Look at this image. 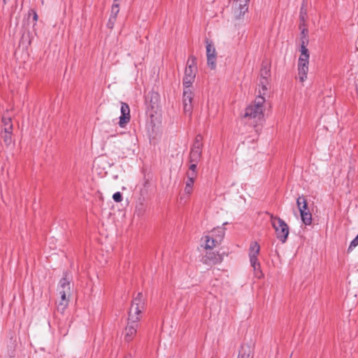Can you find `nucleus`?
<instances>
[{
  "mask_svg": "<svg viewBox=\"0 0 358 358\" xmlns=\"http://www.w3.org/2000/svg\"><path fill=\"white\" fill-rule=\"evenodd\" d=\"M30 13H32L33 15V20L34 22H36L38 20V15L36 12L34 10H31Z\"/></svg>",
  "mask_w": 358,
  "mask_h": 358,
  "instance_id": "nucleus-32",
  "label": "nucleus"
},
{
  "mask_svg": "<svg viewBox=\"0 0 358 358\" xmlns=\"http://www.w3.org/2000/svg\"><path fill=\"white\" fill-rule=\"evenodd\" d=\"M125 358H130V357H125Z\"/></svg>",
  "mask_w": 358,
  "mask_h": 358,
  "instance_id": "nucleus-34",
  "label": "nucleus"
},
{
  "mask_svg": "<svg viewBox=\"0 0 358 358\" xmlns=\"http://www.w3.org/2000/svg\"><path fill=\"white\" fill-rule=\"evenodd\" d=\"M299 17H300V24L306 25V22L308 18L307 6L304 1L303 2L301 7Z\"/></svg>",
  "mask_w": 358,
  "mask_h": 358,
  "instance_id": "nucleus-21",
  "label": "nucleus"
},
{
  "mask_svg": "<svg viewBox=\"0 0 358 358\" xmlns=\"http://www.w3.org/2000/svg\"><path fill=\"white\" fill-rule=\"evenodd\" d=\"M251 266L253 268L254 275L257 278H262L264 274L261 270V266L259 260H256L255 262H250Z\"/></svg>",
  "mask_w": 358,
  "mask_h": 358,
  "instance_id": "nucleus-20",
  "label": "nucleus"
},
{
  "mask_svg": "<svg viewBox=\"0 0 358 358\" xmlns=\"http://www.w3.org/2000/svg\"><path fill=\"white\" fill-rule=\"evenodd\" d=\"M2 129L3 132L13 131V124L10 117H3L2 118Z\"/></svg>",
  "mask_w": 358,
  "mask_h": 358,
  "instance_id": "nucleus-23",
  "label": "nucleus"
},
{
  "mask_svg": "<svg viewBox=\"0 0 358 358\" xmlns=\"http://www.w3.org/2000/svg\"><path fill=\"white\" fill-rule=\"evenodd\" d=\"M248 1L234 0L232 3V12L235 19H240L248 10Z\"/></svg>",
  "mask_w": 358,
  "mask_h": 358,
  "instance_id": "nucleus-11",
  "label": "nucleus"
},
{
  "mask_svg": "<svg viewBox=\"0 0 358 358\" xmlns=\"http://www.w3.org/2000/svg\"><path fill=\"white\" fill-rule=\"evenodd\" d=\"M12 133L13 131L4 132L3 134L1 135V137L3 138V141L6 145H10L12 142Z\"/></svg>",
  "mask_w": 358,
  "mask_h": 358,
  "instance_id": "nucleus-27",
  "label": "nucleus"
},
{
  "mask_svg": "<svg viewBox=\"0 0 358 358\" xmlns=\"http://www.w3.org/2000/svg\"><path fill=\"white\" fill-rule=\"evenodd\" d=\"M358 245V235L351 241L349 248L348 249V252L352 251L355 247Z\"/></svg>",
  "mask_w": 358,
  "mask_h": 358,
  "instance_id": "nucleus-29",
  "label": "nucleus"
},
{
  "mask_svg": "<svg viewBox=\"0 0 358 358\" xmlns=\"http://www.w3.org/2000/svg\"><path fill=\"white\" fill-rule=\"evenodd\" d=\"M198 163L199 162H189L190 165H189L188 171H193V172H197L196 169H197Z\"/></svg>",
  "mask_w": 358,
  "mask_h": 358,
  "instance_id": "nucleus-31",
  "label": "nucleus"
},
{
  "mask_svg": "<svg viewBox=\"0 0 358 358\" xmlns=\"http://www.w3.org/2000/svg\"><path fill=\"white\" fill-rule=\"evenodd\" d=\"M196 72V58L191 57L187 61V65L185 70L183 78V85L185 87H190L194 81Z\"/></svg>",
  "mask_w": 358,
  "mask_h": 358,
  "instance_id": "nucleus-7",
  "label": "nucleus"
},
{
  "mask_svg": "<svg viewBox=\"0 0 358 358\" xmlns=\"http://www.w3.org/2000/svg\"><path fill=\"white\" fill-rule=\"evenodd\" d=\"M203 137L199 134L196 136L190 148L189 153V162H199L202 157Z\"/></svg>",
  "mask_w": 358,
  "mask_h": 358,
  "instance_id": "nucleus-6",
  "label": "nucleus"
},
{
  "mask_svg": "<svg viewBox=\"0 0 358 358\" xmlns=\"http://www.w3.org/2000/svg\"><path fill=\"white\" fill-rule=\"evenodd\" d=\"M309 52H301L298 61V74L300 82H304L307 78L309 64Z\"/></svg>",
  "mask_w": 358,
  "mask_h": 358,
  "instance_id": "nucleus-8",
  "label": "nucleus"
},
{
  "mask_svg": "<svg viewBox=\"0 0 358 358\" xmlns=\"http://www.w3.org/2000/svg\"><path fill=\"white\" fill-rule=\"evenodd\" d=\"M130 108L126 103H121V115L120 117L119 125L124 128L130 121Z\"/></svg>",
  "mask_w": 358,
  "mask_h": 358,
  "instance_id": "nucleus-14",
  "label": "nucleus"
},
{
  "mask_svg": "<svg viewBox=\"0 0 358 358\" xmlns=\"http://www.w3.org/2000/svg\"><path fill=\"white\" fill-rule=\"evenodd\" d=\"M269 216L277 238L282 243H285L289 233L288 225L279 217L274 216L273 214H269Z\"/></svg>",
  "mask_w": 358,
  "mask_h": 358,
  "instance_id": "nucleus-5",
  "label": "nucleus"
},
{
  "mask_svg": "<svg viewBox=\"0 0 358 358\" xmlns=\"http://www.w3.org/2000/svg\"><path fill=\"white\" fill-rule=\"evenodd\" d=\"M206 253L201 258V262L207 266H213L220 264L222 262L223 257L218 252H215L213 250H206Z\"/></svg>",
  "mask_w": 358,
  "mask_h": 358,
  "instance_id": "nucleus-9",
  "label": "nucleus"
},
{
  "mask_svg": "<svg viewBox=\"0 0 358 358\" xmlns=\"http://www.w3.org/2000/svg\"><path fill=\"white\" fill-rule=\"evenodd\" d=\"M194 94L189 87L183 90V110L185 114L191 115L192 110V100Z\"/></svg>",
  "mask_w": 358,
  "mask_h": 358,
  "instance_id": "nucleus-12",
  "label": "nucleus"
},
{
  "mask_svg": "<svg viewBox=\"0 0 358 358\" xmlns=\"http://www.w3.org/2000/svg\"><path fill=\"white\" fill-rule=\"evenodd\" d=\"M194 181L186 180L184 192L187 194H191L193 191Z\"/></svg>",
  "mask_w": 358,
  "mask_h": 358,
  "instance_id": "nucleus-26",
  "label": "nucleus"
},
{
  "mask_svg": "<svg viewBox=\"0 0 358 358\" xmlns=\"http://www.w3.org/2000/svg\"><path fill=\"white\" fill-rule=\"evenodd\" d=\"M252 350L248 345L241 346L238 358H251Z\"/></svg>",
  "mask_w": 358,
  "mask_h": 358,
  "instance_id": "nucleus-18",
  "label": "nucleus"
},
{
  "mask_svg": "<svg viewBox=\"0 0 358 358\" xmlns=\"http://www.w3.org/2000/svg\"><path fill=\"white\" fill-rule=\"evenodd\" d=\"M186 176H187V180L195 181L196 178L197 177V172L187 171Z\"/></svg>",
  "mask_w": 358,
  "mask_h": 358,
  "instance_id": "nucleus-28",
  "label": "nucleus"
},
{
  "mask_svg": "<svg viewBox=\"0 0 358 358\" xmlns=\"http://www.w3.org/2000/svg\"><path fill=\"white\" fill-rule=\"evenodd\" d=\"M145 307V299L141 292L134 297L129 311L128 324L124 330V341L130 342L136 334L141 315Z\"/></svg>",
  "mask_w": 358,
  "mask_h": 358,
  "instance_id": "nucleus-1",
  "label": "nucleus"
},
{
  "mask_svg": "<svg viewBox=\"0 0 358 358\" xmlns=\"http://www.w3.org/2000/svg\"><path fill=\"white\" fill-rule=\"evenodd\" d=\"M113 199L116 202H121L122 201V195L120 192H115L113 195Z\"/></svg>",
  "mask_w": 358,
  "mask_h": 358,
  "instance_id": "nucleus-30",
  "label": "nucleus"
},
{
  "mask_svg": "<svg viewBox=\"0 0 358 358\" xmlns=\"http://www.w3.org/2000/svg\"><path fill=\"white\" fill-rule=\"evenodd\" d=\"M71 279L67 273L59 280L57 286L59 299L56 301L57 313L64 315L69 306V296H71Z\"/></svg>",
  "mask_w": 358,
  "mask_h": 358,
  "instance_id": "nucleus-2",
  "label": "nucleus"
},
{
  "mask_svg": "<svg viewBox=\"0 0 358 358\" xmlns=\"http://www.w3.org/2000/svg\"><path fill=\"white\" fill-rule=\"evenodd\" d=\"M260 251V246L257 243V242L254 241L252 242L250 245L249 249V257H250V262H255L256 260H258V255L259 254Z\"/></svg>",
  "mask_w": 358,
  "mask_h": 358,
  "instance_id": "nucleus-17",
  "label": "nucleus"
},
{
  "mask_svg": "<svg viewBox=\"0 0 358 358\" xmlns=\"http://www.w3.org/2000/svg\"><path fill=\"white\" fill-rule=\"evenodd\" d=\"M224 234L225 228L223 226L215 227L201 238V246L205 250H213L222 243Z\"/></svg>",
  "mask_w": 358,
  "mask_h": 358,
  "instance_id": "nucleus-3",
  "label": "nucleus"
},
{
  "mask_svg": "<svg viewBox=\"0 0 358 358\" xmlns=\"http://www.w3.org/2000/svg\"><path fill=\"white\" fill-rule=\"evenodd\" d=\"M270 68L268 65H263L260 70L259 78L268 79L270 77Z\"/></svg>",
  "mask_w": 358,
  "mask_h": 358,
  "instance_id": "nucleus-25",
  "label": "nucleus"
},
{
  "mask_svg": "<svg viewBox=\"0 0 358 358\" xmlns=\"http://www.w3.org/2000/svg\"><path fill=\"white\" fill-rule=\"evenodd\" d=\"M300 215H301V217L302 222L306 225L311 224V223H312V215L310 213V211L301 213Z\"/></svg>",
  "mask_w": 358,
  "mask_h": 358,
  "instance_id": "nucleus-24",
  "label": "nucleus"
},
{
  "mask_svg": "<svg viewBox=\"0 0 358 358\" xmlns=\"http://www.w3.org/2000/svg\"><path fill=\"white\" fill-rule=\"evenodd\" d=\"M265 98L259 95L254 101L250 103L245 110L244 117L252 120L254 122L257 123L264 117Z\"/></svg>",
  "mask_w": 358,
  "mask_h": 358,
  "instance_id": "nucleus-4",
  "label": "nucleus"
},
{
  "mask_svg": "<svg viewBox=\"0 0 358 358\" xmlns=\"http://www.w3.org/2000/svg\"><path fill=\"white\" fill-rule=\"evenodd\" d=\"M10 0H3V3H7L8 1H10Z\"/></svg>",
  "mask_w": 358,
  "mask_h": 358,
  "instance_id": "nucleus-33",
  "label": "nucleus"
},
{
  "mask_svg": "<svg viewBox=\"0 0 358 358\" xmlns=\"http://www.w3.org/2000/svg\"><path fill=\"white\" fill-rule=\"evenodd\" d=\"M120 12V5L117 3V0H114V2L111 6L110 15L107 23V27L109 29H113L116 22L117 16Z\"/></svg>",
  "mask_w": 358,
  "mask_h": 358,
  "instance_id": "nucleus-15",
  "label": "nucleus"
},
{
  "mask_svg": "<svg viewBox=\"0 0 358 358\" xmlns=\"http://www.w3.org/2000/svg\"><path fill=\"white\" fill-rule=\"evenodd\" d=\"M59 317L57 313L55 315V320L57 321V329L59 334L62 336H66L69 333V329L71 326V321H69V317Z\"/></svg>",
  "mask_w": 358,
  "mask_h": 358,
  "instance_id": "nucleus-13",
  "label": "nucleus"
},
{
  "mask_svg": "<svg viewBox=\"0 0 358 358\" xmlns=\"http://www.w3.org/2000/svg\"><path fill=\"white\" fill-rule=\"evenodd\" d=\"M296 205L299 210L300 213L309 211L308 209L307 201L304 196H301L296 199Z\"/></svg>",
  "mask_w": 358,
  "mask_h": 358,
  "instance_id": "nucleus-19",
  "label": "nucleus"
},
{
  "mask_svg": "<svg viewBox=\"0 0 358 358\" xmlns=\"http://www.w3.org/2000/svg\"><path fill=\"white\" fill-rule=\"evenodd\" d=\"M259 92L260 94L259 95L264 96L266 94V91L268 90V79L259 78Z\"/></svg>",
  "mask_w": 358,
  "mask_h": 358,
  "instance_id": "nucleus-22",
  "label": "nucleus"
},
{
  "mask_svg": "<svg viewBox=\"0 0 358 358\" xmlns=\"http://www.w3.org/2000/svg\"><path fill=\"white\" fill-rule=\"evenodd\" d=\"M206 57L208 67L214 70L216 69L217 52L213 42L208 39L206 40Z\"/></svg>",
  "mask_w": 358,
  "mask_h": 358,
  "instance_id": "nucleus-10",
  "label": "nucleus"
},
{
  "mask_svg": "<svg viewBox=\"0 0 358 358\" xmlns=\"http://www.w3.org/2000/svg\"><path fill=\"white\" fill-rule=\"evenodd\" d=\"M299 29H301V49L300 52H308L306 48L308 43V30L306 25L299 24Z\"/></svg>",
  "mask_w": 358,
  "mask_h": 358,
  "instance_id": "nucleus-16",
  "label": "nucleus"
}]
</instances>
